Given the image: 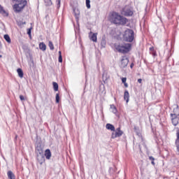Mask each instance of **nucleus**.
<instances>
[{
	"label": "nucleus",
	"instance_id": "1",
	"mask_svg": "<svg viewBox=\"0 0 179 179\" xmlns=\"http://www.w3.org/2000/svg\"><path fill=\"white\" fill-rule=\"evenodd\" d=\"M110 20L114 24H117L118 26H125V24L128 23V19L127 17H124L115 12L112 13Z\"/></svg>",
	"mask_w": 179,
	"mask_h": 179
},
{
	"label": "nucleus",
	"instance_id": "2",
	"mask_svg": "<svg viewBox=\"0 0 179 179\" xmlns=\"http://www.w3.org/2000/svg\"><path fill=\"white\" fill-rule=\"evenodd\" d=\"M122 38L127 43H132L135 38V32L131 29H127L123 34Z\"/></svg>",
	"mask_w": 179,
	"mask_h": 179
},
{
	"label": "nucleus",
	"instance_id": "3",
	"mask_svg": "<svg viewBox=\"0 0 179 179\" xmlns=\"http://www.w3.org/2000/svg\"><path fill=\"white\" fill-rule=\"evenodd\" d=\"M132 44L131 43H124V45H118L115 47L118 52H122V54H127L131 51Z\"/></svg>",
	"mask_w": 179,
	"mask_h": 179
},
{
	"label": "nucleus",
	"instance_id": "4",
	"mask_svg": "<svg viewBox=\"0 0 179 179\" xmlns=\"http://www.w3.org/2000/svg\"><path fill=\"white\" fill-rule=\"evenodd\" d=\"M122 14H123L124 16L129 17L134 15V11H132V8H131L129 6H125L122 10Z\"/></svg>",
	"mask_w": 179,
	"mask_h": 179
},
{
	"label": "nucleus",
	"instance_id": "5",
	"mask_svg": "<svg viewBox=\"0 0 179 179\" xmlns=\"http://www.w3.org/2000/svg\"><path fill=\"white\" fill-rule=\"evenodd\" d=\"M171 119L173 125H174V127H177V125H178V121H179L178 114L177 115L176 113H171Z\"/></svg>",
	"mask_w": 179,
	"mask_h": 179
},
{
	"label": "nucleus",
	"instance_id": "6",
	"mask_svg": "<svg viewBox=\"0 0 179 179\" xmlns=\"http://www.w3.org/2000/svg\"><path fill=\"white\" fill-rule=\"evenodd\" d=\"M17 4H15V8H19L21 10H23L24 6L27 5V1L26 0H21L20 1H16Z\"/></svg>",
	"mask_w": 179,
	"mask_h": 179
},
{
	"label": "nucleus",
	"instance_id": "7",
	"mask_svg": "<svg viewBox=\"0 0 179 179\" xmlns=\"http://www.w3.org/2000/svg\"><path fill=\"white\" fill-rule=\"evenodd\" d=\"M129 62V59H128V57H127V56H124L122 57V59H121V68H127V66H128V63Z\"/></svg>",
	"mask_w": 179,
	"mask_h": 179
},
{
	"label": "nucleus",
	"instance_id": "8",
	"mask_svg": "<svg viewBox=\"0 0 179 179\" xmlns=\"http://www.w3.org/2000/svg\"><path fill=\"white\" fill-rule=\"evenodd\" d=\"M36 159L40 164H43V163L45 162V157L41 153H39V155H37Z\"/></svg>",
	"mask_w": 179,
	"mask_h": 179
},
{
	"label": "nucleus",
	"instance_id": "9",
	"mask_svg": "<svg viewBox=\"0 0 179 179\" xmlns=\"http://www.w3.org/2000/svg\"><path fill=\"white\" fill-rule=\"evenodd\" d=\"M0 13L2 15V16H4V17H8L9 16V13L3 9V6L0 5Z\"/></svg>",
	"mask_w": 179,
	"mask_h": 179
},
{
	"label": "nucleus",
	"instance_id": "10",
	"mask_svg": "<svg viewBox=\"0 0 179 179\" xmlns=\"http://www.w3.org/2000/svg\"><path fill=\"white\" fill-rule=\"evenodd\" d=\"M106 129H108V131H115V127H114V125L110 124V123H107L106 125Z\"/></svg>",
	"mask_w": 179,
	"mask_h": 179
},
{
	"label": "nucleus",
	"instance_id": "11",
	"mask_svg": "<svg viewBox=\"0 0 179 179\" xmlns=\"http://www.w3.org/2000/svg\"><path fill=\"white\" fill-rule=\"evenodd\" d=\"M124 100L126 101V103L129 102V92H128V90L124 91Z\"/></svg>",
	"mask_w": 179,
	"mask_h": 179
},
{
	"label": "nucleus",
	"instance_id": "12",
	"mask_svg": "<svg viewBox=\"0 0 179 179\" xmlns=\"http://www.w3.org/2000/svg\"><path fill=\"white\" fill-rule=\"evenodd\" d=\"M7 176L8 179H16V176H15V173L12 172V171H8L7 172Z\"/></svg>",
	"mask_w": 179,
	"mask_h": 179
},
{
	"label": "nucleus",
	"instance_id": "13",
	"mask_svg": "<svg viewBox=\"0 0 179 179\" xmlns=\"http://www.w3.org/2000/svg\"><path fill=\"white\" fill-rule=\"evenodd\" d=\"M110 110L113 114H115V115H117L118 113V110L117 109V107H115L114 104L110 105Z\"/></svg>",
	"mask_w": 179,
	"mask_h": 179
},
{
	"label": "nucleus",
	"instance_id": "14",
	"mask_svg": "<svg viewBox=\"0 0 179 179\" xmlns=\"http://www.w3.org/2000/svg\"><path fill=\"white\" fill-rule=\"evenodd\" d=\"M45 157L48 160H50L51 159V151L50 150V149H47L45 151Z\"/></svg>",
	"mask_w": 179,
	"mask_h": 179
},
{
	"label": "nucleus",
	"instance_id": "15",
	"mask_svg": "<svg viewBox=\"0 0 179 179\" xmlns=\"http://www.w3.org/2000/svg\"><path fill=\"white\" fill-rule=\"evenodd\" d=\"M73 13L76 16V19H79V15H80V11L78 8H73Z\"/></svg>",
	"mask_w": 179,
	"mask_h": 179
},
{
	"label": "nucleus",
	"instance_id": "16",
	"mask_svg": "<svg viewBox=\"0 0 179 179\" xmlns=\"http://www.w3.org/2000/svg\"><path fill=\"white\" fill-rule=\"evenodd\" d=\"M90 40H92V41H93L94 43H97V34L94 33V34L91 36Z\"/></svg>",
	"mask_w": 179,
	"mask_h": 179
},
{
	"label": "nucleus",
	"instance_id": "17",
	"mask_svg": "<svg viewBox=\"0 0 179 179\" xmlns=\"http://www.w3.org/2000/svg\"><path fill=\"white\" fill-rule=\"evenodd\" d=\"M124 131L121 130V127H118L115 129V135H123Z\"/></svg>",
	"mask_w": 179,
	"mask_h": 179
},
{
	"label": "nucleus",
	"instance_id": "18",
	"mask_svg": "<svg viewBox=\"0 0 179 179\" xmlns=\"http://www.w3.org/2000/svg\"><path fill=\"white\" fill-rule=\"evenodd\" d=\"M39 48L42 51H45V50H47V46L42 42L39 44Z\"/></svg>",
	"mask_w": 179,
	"mask_h": 179
},
{
	"label": "nucleus",
	"instance_id": "19",
	"mask_svg": "<svg viewBox=\"0 0 179 179\" xmlns=\"http://www.w3.org/2000/svg\"><path fill=\"white\" fill-rule=\"evenodd\" d=\"M17 72L20 78H23V75H24V73H23V70H22V69L20 68L17 69Z\"/></svg>",
	"mask_w": 179,
	"mask_h": 179
},
{
	"label": "nucleus",
	"instance_id": "20",
	"mask_svg": "<svg viewBox=\"0 0 179 179\" xmlns=\"http://www.w3.org/2000/svg\"><path fill=\"white\" fill-rule=\"evenodd\" d=\"M4 40H6V41H7V43H8V44H10V43H11L10 36H9L8 34L4 35Z\"/></svg>",
	"mask_w": 179,
	"mask_h": 179
},
{
	"label": "nucleus",
	"instance_id": "21",
	"mask_svg": "<svg viewBox=\"0 0 179 179\" xmlns=\"http://www.w3.org/2000/svg\"><path fill=\"white\" fill-rule=\"evenodd\" d=\"M106 44H107V42L106 41V40L104 38H102L101 41V45L102 48H106Z\"/></svg>",
	"mask_w": 179,
	"mask_h": 179
},
{
	"label": "nucleus",
	"instance_id": "22",
	"mask_svg": "<svg viewBox=\"0 0 179 179\" xmlns=\"http://www.w3.org/2000/svg\"><path fill=\"white\" fill-rule=\"evenodd\" d=\"M52 85H53V89L55 92H58V89H59L58 83H57L56 82H53Z\"/></svg>",
	"mask_w": 179,
	"mask_h": 179
},
{
	"label": "nucleus",
	"instance_id": "23",
	"mask_svg": "<svg viewBox=\"0 0 179 179\" xmlns=\"http://www.w3.org/2000/svg\"><path fill=\"white\" fill-rule=\"evenodd\" d=\"M48 46L50 50H51V51H52L54 50V44L52 43V41H50L48 43Z\"/></svg>",
	"mask_w": 179,
	"mask_h": 179
},
{
	"label": "nucleus",
	"instance_id": "24",
	"mask_svg": "<svg viewBox=\"0 0 179 179\" xmlns=\"http://www.w3.org/2000/svg\"><path fill=\"white\" fill-rule=\"evenodd\" d=\"M13 8H14L15 12H16V13H19V12H22V10L20 9V6L16 7L14 5Z\"/></svg>",
	"mask_w": 179,
	"mask_h": 179
},
{
	"label": "nucleus",
	"instance_id": "25",
	"mask_svg": "<svg viewBox=\"0 0 179 179\" xmlns=\"http://www.w3.org/2000/svg\"><path fill=\"white\" fill-rule=\"evenodd\" d=\"M134 132H136V135H140L141 131H139V127L135 126L134 127Z\"/></svg>",
	"mask_w": 179,
	"mask_h": 179
},
{
	"label": "nucleus",
	"instance_id": "26",
	"mask_svg": "<svg viewBox=\"0 0 179 179\" xmlns=\"http://www.w3.org/2000/svg\"><path fill=\"white\" fill-rule=\"evenodd\" d=\"M56 4L57 9H59L61 8V0H56Z\"/></svg>",
	"mask_w": 179,
	"mask_h": 179
},
{
	"label": "nucleus",
	"instance_id": "27",
	"mask_svg": "<svg viewBox=\"0 0 179 179\" xmlns=\"http://www.w3.org/2000/svg\"><path fill=\"white\" fill-rule=\"evenodd\" d=\"M32 27L29 28L27 29V34H28L29 37H31V30H32Z\"/></svg>",
	"mask_w": 179,
	"mask_h": 179
},
{
	"label": "nucleus",
	"instance_id": "28",
	"mask_svg": "<svg viewBox=\"0 0 179 179\" xmlns=\"http://www.w3.org/2000/svg\"><path fill=\"white\" fill-rule=\"evenodd\" d=\"M45 2L48 6H51V5H52V1L51 0H45Z\"/></svg>",
	"mask_w": 179,
	"mask_h": 179
},
{
	"label": "nucleus",
	"instance_id": "29",
	"mask_svg": "<svg viewBox=\"0 0 179 179\" xmlns=\"http://www.w3.org/2000/svg\"><path fill=\"white\" fill-rule=\"evenodd\" d=\"M102 79L103 83H107V76H106V74H103Z\"/></svg>",
	"mask_w": 179,
	"mask_h": 179
},
{
	"label": "nucleus",
	"instance_id": "30",
	"mask_svg": "<svg viewBox=\"0 0 179 179\" xmlns=\"http://www.w3.org/2000/svg\"><path fill=\"white\" fill-rule=\"evenodd\" d=\"M149 159L151 160V164H152V166H155V157H153L152 156H150Z\"/></svg>",
	"mask_w": 179,
	"mask_h": 179
},
{
	"label": "nucleus",
	"instance_id": "31",
	"mask_svg": "<svg viewBox=\"0 0 179 179\" xmlns=\"http://www.w3.org/2000/svg\"><path fill=\"white\" fill-rule=\"evenodd\" d=\"M87 9H90V0H85Z\"/></svg>",
	"mask_w": 179,
	"mask_h": 179
},
{
	"label": "nucleus",
	"instance_id": "32",
	"mask_svg": "<svg viewBox=\"0 0 179 179\" xmlns=\"http://www.w3.org/2000/svg\"><path fill=\"white\" fill-rule=\"evenodd\" d=\"M56 103H59V94H56Z\"/></svg>",
	"mask_w": 179,
	"mask_h": 179
},
{
	"label": "nucleus",
	"instance_id": "33",
	"mask_svg": "<svg viewBox=\"0 0 179 179\" xmlns=\"http://www.w3.org/2000/svg\"><path fill=\"white\" fill-rule=\"evenodd\" d=\"M150 54H151V55H152V57H156V55H157V53H156V50H154L153 52H150Z\"/></svg>",
	"mask_w": 179,
	"mask_h": 179
},
{
	"label": "nucleus",
	"instance_id": "34",
	"mask_svg": "<svg viewBox=\"0 0 179 179\" xmlns=\"http://www.w3.org/2000/svg\"><path fill=\"white\" fill-rule=\"evenodd\" d=\"M109 173L110 174H113L114 173V169L113 168L109 169Z\"/></svg>",
	"mask_w": 179,
	"mask_h": 179
},
{
	"label": "nucleus",
	"instance_id": "35",
	"mask_svg": "<svg viewBox=\"0 0 179 179\" xmlns=\"http://www.w3.org/2000/svg\"><path fill=\"white\" fill-rule=\"evenodd\" d=\"M122 83H127V78H122Z\"/></svg>",
	"mask_w": 179,
	"mask_h": 179
},
{
	"label": "nucleus",
	"instance_id": "36",
	"mask_svg": "<svg viewBox=\"0 0 179 179\" xmlns=\"http://www.w3.org/2000/svg\"><path fill=\"white\" fill-rule=\"evenodd\" d=\"M58 62L60 63L62 62V55L59 56Z\"/></svg>",
	"mask_w": 179,
	"mask_h": 179
},
{
	"label": "nucleus",
	"instance_id": "37",
	"mask_svg": "<svg viewBox=\"0 0 179 179\" xmlns=\"http://www.w3.org/2000/svg\"><path fill=\"white\" fill-rule=\"evenodd\" d=\"M20 99L21 101H23L24 100V96L23 95H20Z\"/></svg>",
	"mask_w": 179,
	"mask_h": 179
},
{
	"label": "nucleus",
	"instance_id": "38",
	"mask_svg": "<svg viewBox=\"0 0 179 179\" xmlns=\"http://www.w3.org/2000/svg\"><path fill=\"white\" fill-rule=\"evenodd\" d=\"M176 131V135H179V128L178 127H176L175 129Z\"/></svg>",
	"mask_w": 179,
	"mask_h": 179
},
{
	"label": "nucleus",
	"instance_id": "39",
	"mask_svg": "<svg viewBox=\"0 0 179 179\" xmlns=\"http://www.w3.org/2000/svg\"><path fill=\"white\" fill-rule=\"evenodd\" d=\"M150 52H153V51H155V48L154 47H150Z\"/></svg>",
	"mask_w": 179,
	"mask_h": 179
},
{
	"label": "nucleus",
	"instance_id": "40",
	"mask_svg": "<svg viewBox=\"0 0 179 179\" xmlns=\"http://www.w3.org/2000/svg\"><path fill=\"white\" fill-rule=\"evenodd\" d=\"M117 136H120V135H115V136H112V138L113 139H115V138H117Z\"/></svg>",
	"mask_w": 179,
	"mask_h": 179
},
{
	"label": "nucleus",
	"instance_id": "41",
	"mask_svg": "<svg viewBox=\"0 0 179 179\" xmlns=\"http://www.w3.org/2000/svg\"><path fill=\"white\" fill-rule=\"evenodd\" d=\"M138 83H142V79H141V78H139V79L138 80Z\"/></svg>",
	"mask_w": 179,
	"mask_h": 179
},
{
	"label": "nucleus",
	"instance_id": "42",
	"mask_svg": "<svg viewBox=\"0 0 179 179\" xmlns=\"http://www.w3.org/2000/svg\"><path fill=\"white\" fill-rule=\"evenodd\" d=\"M124 85L125 87H128V83H124Z\"/></svg>",
	"mask_w": 179,
	"mask_h": 179
},
{
	"label": "nucleus",
	"instance_id": "43",
	"mask_svg": "<svg viewBox=\"0 0 179 179\" xmlns=\"http://www.w3.org/2000/svg\"><path fill=\"white\" fill-rule=\"evenodd\" d=\"M130 68H134V63H131V65H130Z\"/></svg>",
	"mask_w": 179,
	"mask_h": 179
},
{
	"label": "nucleus",
	"instance_id": "44",
	"mask_svg": "<svg viewBox=\"0 0 179 179\" xmlns=\"http://www.w3.org/2000/svg\"><path fill=\"white\" fill-rule=\"evenodd\" d=\"M61 55H62V53L61 52V51H59V57H61Z\"/></svg>",
	"mask_w": 179,
	"mask_h": 179
},
{
	"label": "nucleus",
	"instance_id": "45",
	"mask_svg": "<svg viewBox=\"0 0 179 179\" xmlns=\"http://www.w3.org/2000/svg\"><path fill=\"white\" fill-rule=\"evenodd\" d=\"M15 1V2H21L22 0H13Z\"/></svg>",
	"mask_w": 179,
	"mask_h": 179
},
{
	"label": "nucleus",
	"instance_id": "46",
	"mask_svg": "<svg viewBox=\"0 0 179 179\" xmlns=\"http://www.w3.org/2000/svg\"><path fill=\"white\" fill-rule=\"evenodd\" d=\"M22 24H26V22H22Z\"/></svg>",
	"mask_w": 179,
	"mask_h": 179
},
{
	"label": "nucleus",
	"instance_id": "47",
	"mask_svg": "<svg viewBox=\"0 0 179 179\" xmlns=\"http://www.w3.org/2000/svg\"><path fill=\"white\" fill-rule=\"evenodd\" d=\"M0 58H2V55H0Z\"/></svg>",
	"mask_w": 179,
	"mask_h": 179
},
{
	"label": "nucleus",
	"instance_id": "48",
	"mask_svg": "<svg viewBox=\"0 0 179 179\" xmlns=\"http://www.w3.org/2000/svg\"><path fill=\"white\" fill-rule=\"evenodd\" d=\"M17 138V136H15V139Z\"/></svg>",
	"mask_w": 179,
	"mask_h": 179
},
{
	"label": "nucleus",
	"instance_id": "49",
	"mask_svg": "<svg viewBox=\"0 0 179 179\" xmlns=\"http://www.w3.org/2000/svg\"><path fill=\"white\" fill-rule=\"evenodd\" d=\"M0 45H1V42H0Z\"/></svg>",
	"mask_w": 179,
	"mask_h": 179
},
{
	"label": "nucleus",
	"instance_id": "50",
	"mask_svg": "<svg viewBox=\"0 0 179 179\" xmlns=\"http://www.w3.org/2000/svg\"><path fill=\"white\" fill-rule=\"evenodd\" d=\"M176 179H178V178H176Z\"/></svg>",
	"mask_w": 179,
	"mask_h": 179
}]
</instances>
